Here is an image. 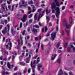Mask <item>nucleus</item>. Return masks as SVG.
I'll return each instance as SVG.
<instances>
[{
    "label": "nucleus",
    "mask_w": 75,
    "mask_h": 75,
    "mask_svg": "<svg viewBox=\"0 0 75 75\" xmlns=\"http://www.w3.org/2000/svg\"><path fill=\"white\" fill-rule=\"evenodd\" d=\"M52 9H55L56 10V16L57 18H58L60 14V9L59 8L57 7L56 8V4L54 2L52 3L51 5Z\"/></svg>",
    "instance_id": "f257e3e1"
},
{
    "label": "nucleus",
    "mask_w": 75,
    "mask_h": 75,
    "mask_svg": "<svg viewBox=\"0 0 75 75\" xmlns=\"http://www.w3.org/2000/svg\"><path fill=\"white\" fill-rule=\"evenodd\" d=\"M57 32H53L51 35V39L52 41H54V40L56 38V35H57Z\"/></svg>",
    "instance_id": "f03ea898"
},
{
    "label": "nucleus",
    "mask_w": 75,
    "mask_h": 75,
    "mask_svg": "<svg viewBox=\"0 0 75 75\" xmlns=\"http://www.w3.org/2000/svg\"><path fill=\"white\" fill-rule=\"evenodd\" d=\"M63 24L66 27V28L67 29H68V28H69L70 27H71V24L68 25L67 24V20L66 19H64V21Z\"/></svg>",
    "instance_id": "7ed1b4c3"
},
{
    "label": "nucleus",
    "mask_w": 75,
    "mask_h": 75,
    "mask_svg": "<svg viewBox=\"0 0 75 75\" xmlns=\"http://www.w3.org/2000/svg\"><path fill=\"white\" fill-rule=\"evenodd\" d=\"M42 10V9L41 8L39 9L38 10V12H39V14L38 17V19L40 18L41 17H42V16H43V14H44V11L42 12V11H41Z\"/></svg>",
    "instance_id": "20e7f679"
},
{
    "label": "nucleus",
    "mask_w": 75,
    "mask_h": 75,
    "mask_svg": "<svg viewBox=\"0 0 75 75\" xmlns=\"http://www.w3.org/2000/svg\"><path fill=\"white\" fill-rule=\"evenodd\" d=\"M22 4L24 5H20L19 6L20 8H22V7H23V6H24V7H27V2H25V1H22Z\"/></svg>",
    "instance_id": "39448f33"
},
{
    "label": "nucleus",
    "mask_w": 75,
    "mask_h": 75,
    "mask_svg": "<svg viewBox=\"0 0 75 75\" xmlns=\"http://www.w3.org/2000/svg\"><path fill=\"white\" fill-rule=\"evenodd\" d=\"M33 61H32L31 62L30 66L32 68V69L33 70V72L34 73V72H35L34 69L35 68V66L34 65H33Z\"/></svg>",
    "instance_id": "423d86ee"
},
{
    "label": "nucleus",
    "mask_w": 75,
    "mask_h": 75,
    "mask_svg": "<svg viewBox=\"0 0 75 75\" xmlns=\"http://www.w3.org/2000/svg\"><path fill=\"white\" fill-rule=\"evenodd\" d=\"M63 74V72H62V69H60L59 71V74H58V75H62ZM64 74L66 75H68V74H67V73H66L65 72Z\"/></svg>",
    "instance_id": "0eeeda50"
},
{
    "label": "nucleus",
    "mask_w": 75,
    "mask_h": 75,
    "mask_svg": "<svg viewBox=\"0 0 75 75\" xmlns=\"http://www.w3.org/2000/svg\"><path fill=\"white\" fill-rule=\"evenodd\" d=\"M1 9L2 11H4L5 10V7L6 6L5 4H1Z\"/></svg>",
    "instance_id": "6e6552de"
},
{
    "label": "nucleus",
    "mask_w": 75,
    "mask_h": 75,
    "mask_svg": "<svg viewBox=\"0 0 75 75\" xmlns=\"http://www.w3.org/2000/svg\"><path fill=\"white\" fill-rule=\"evenodd\" d=\"M8 8H9V10L11 11H13L14 10V6L13 5L12 6L11 9V6L10 5H8Z\"/></svg>",
    "instance_id": "1a4fd4ad"
},
{
    "label": "nucleus",
    "mask_w": 75,
    "mask_h": 75,
    "mask_svg": "<svg viewBox=\"0 0 75 75\" xmlns=\"http://www.w3.org/2000/svg\"><path fill=\"white\" fill-rule=\"evenodd\" d=\"M8 41H9V42H10L9 44L10 47H12V43L11 42L10 39H6V43H7L8 42Z\"/></svg>",
    "instance_id": "9d476101"
},
{
    "label": "nucleus",
    "mask_w": 75,
    "mask_h": 75,
    "mask_svg": "<svg viewBox=\"0 0 75 75\" xmlns=\"http://www.w3.org/2000/svg\"><path fill=\"white\" fill-rule=\"evenodd\" d=\"M2 32L4 35L5 34H6L7 33V27H5L4 29L3 30Z\"/></svg>",
    "instance_id": "9b49d317"
},
{
    "label": "nucleus",
    "mask_w": 75,
    "mask_h": 75,
    "mask_svg": "<svg viewBox=\"0 0 75 75\" xmlns=\"http://www.w3.org/2000/svg\"><path fill=\"white\" fill-rule=\"evenodd\" d=\"M57 57V54H52V57H51V59L52 61L55 59V57Z\"/></svg>",
    "instance_id": "f8f14e48"
},
{
    "label": "nucleus",
    "mask_w": 75,
    "mask_h": 75,
    "mask_svg": "<svg viewBox=\"0 0 75 75\" xmlns=\"http://www.w3.org/2000/svg\"><path fill=\"white\" fill-rule=\"evenodd\" d=\"M42 67V65L41 64H38V71H40V68Z\"/></svg>",
    "instance_id": "ddd939ff"
},
{
    "label": "nucleus",
    "mask_w": 75,
    "mask_h": 75,
    "mask_svg": "<svg viewBox=\"0 0 75 75\" xmlns=\"http://www.w3.org/2000/svg\"><path fill=\"white\" fill-rule=\"evenodd\" d=\"M54 1L56 3V6L57 7H59V2L58 1V0H54Z\"/></svg>",
    "instance_id": "4468645a"
},
{
    "label": "nucleus",
    "mask_w": 75,
    "mask_h": 75,
    "mask_svg": "<svg viewBox=\"0 0 75 75\" xmlns=\"http://www.w3.org/2000/svg\"><path fill=\"white\" fill-rule=\"evenodd\" d=\"M50 49H47L46 50L45 52V54L46 55H48L49 53V52H50Z\"/></svg>",
    "instance_id": "2eb2a0df"
},
{
    "label": "nucleus",
    "mask_w": 75,
    "mask_h": 75,
    "mask_svg": "<svg viewBox=\"0 0 75 75\" xmlns=\"http://www.w3.org/2000/svg\"><path fill=\"white\" fill-rule=\"evenodd\" d=\"M11 33L13 35H14V34H15L16 32L15 31V30H14V29H11Z\"/></svg>",
    "instance_id": "dca6fc26"
},
{
    "label": "nucleus",
    "mask_w": 75,
    "mask_h": 75,
    "mask_svg": "<svg viewBox=\"0 0 75 75\" xmlns=\"http://www.w3.org/2000/svg\"><path fill=\"white\" fill-rule=\"evenodd\" d=\"M32 32H33L34 34H35L36 33H37V30L35 28H33L32 30Z\"/></svg>",
    "instance_id": "f3484780"
},
{
    "label": "nucleus",
    "mask_w": 75,
    "mask_h": 75,
    "mask_svg": "<svg viewBox=\"0 0 75 75\" xmlns=\"http://www.w3.org/2000/svg\"><path fill=\"white\" fill-rule=\"evenodd\" d=\"M7 65L9 69H11V65H10V63L9 62H8L7 64Z\"/></svg>",
    "instance_id": "a211bd4d"
},
{
    "label": "nucleus",
    "mask_w": 75,
    "mask_h": 75,
    "mask_svg": "<svg viewBox=\"0 0 75 75\" xmlns=\"http://www.w3.org/2000/svg\"><path fill=\"white\" fill-rule=\"evenodd\" d=\"M65 31L66 33L67 36H69V30H68L66 29H65Z\"/></svg>",
    "instance_id": "6ab92c4d"
},
{
    "label": "nucleus",
    "mask_w": 75,
    "mask_h": 75,
    "mask_svg": "<svg viewBox=\"0 0 75 75\" xmlns=\"http://www.w3.org/2000/svg\"><path fill=\"white\" fill-rule=\"evenodd\" d=\"M71 48H73V52H75V47H74V46L72 45H71Z\"/></svg>",
    "instance_id": "aec40b11"
},
{
    "label": "nucleus",
    "mask_w": 75,
    "mask_h": 75,
    "mask_svg": "<svg viewBox=\"0 0 75 75\" xmlns=\"http://www.w3.org/2000/svg\"><path fill=\"white\" fill-rule=\"evenodd\" d=\"M72 17L71 16L70 17V18L69 19V22L70 24H71V23H72Z\"/></svg>",
    "instance_id": "412c9836"
},
{
    "label": "nucleus",
    "mask_w": 75,
    "mask_h": 75,
    "mask_svg": "<svg viewBox=\"0 0 75 75\" xmlns=\"http://www.w3.org/2000/svg\"><path fill=\"white\" fill-rule=\"evenodd\" d=\"M46 20L47 23H48V22L50 21V19L49 18V17L48 16H46Z\"/></svg>",
    "instance_id": "4be33fe9"
},
{
    "label": "nucleus",
    "mask_w": 75,
    "mask_h": 75,
    "mask_svg": "<svg viewBox=\"0 0 75 75\" xmlns=\"http://www.w3.org/2000/svg\"><path fill=\"white\" fill-rule=\"evenodd\" d=\"M37 13L34 16V18L35 21L37 20Z\"/></svg>",
    "instance_id": "5701e85b"
},
{
    "label": "nucleus",
    "mask_w": 75,
    "mask_h": 75,
    "mask_svg": "<svg viewBox=\"0 0 75 75\" xmlns=\"http://www.w3.org/2000/svg\"><path fill=\"white\" fill-rule=\"evenodd\" d=\"M30 59L29 58H27L26 59V63H29L30 62Z\"/></svg>",
    "instance_id": "b1692460"
},
{
    "label": "nucleus",
    "mask_w": 75,
    "mask_h": 75,
    "mask_svg": "<svg viewBox=\"0 0 75 75\" xmlns=\"http://www.w3.org/2000/svg\"><path fill=\"white\" fill-rule=\"evenodd\" d=\"M46 14L47 15H48V13H50V12H51V10H50L49 11H48V9H47L46 10Z\"/></svg>",
    "instance_id": "393cba45"
},
{
    "label": "nucleus",
    "mask_w": 75,
    "mask_h": 75,
    "mask_svg": "<svg viewBox=\"0 0 75 75\" xmlns=\"http://www.w3.org/2000/svg\"><path fill=\"white\" fill-rule=\"evenodd\" d=\"M57 61L59 64H60V62H61V58H59L57 60Z\"/></svg>",
    "instance_id": "a878e982"
},
{
    "label": "nucleus",
    "mask_w": 75,
    "mask_h": 75,
    "mask_svg": "<svg viewBox=\"0 0 75 75\" xmlns=\"http://www.w3.org/2000/svg\"><path fill=\"white\" fill-rule=\"evenodd\" d=\"M34 27H35V28H40L39 26L37 25H34Z\"/></svg>",
    "instance_id": "bb28decb"
},
{
    "label": "nucleus",
    "mask_w": 75,
    "mask_h": 75,
    "mask_svg": "<svg viewBox=\"0 0 75 75\" xmlns=\"http://www.w3.org/2000/svg\"><path fill=\"white\" fill-rule=\"evenodd\" d=\"M29 4H33V1H31L28 2Z\"/></svg>",
    "instance_id": "cd10ccee"
},
{
    "label": "nucleus",
    "mask_w": 75,
    "mask_h": 75,
    "mask_svg": "<svg viewBox=\"0 0 75 75\" xmlns=\"http://www.w3.org/2000/svg\"><path fill=\"white\" fill-rule=\"evenodd\" d=\"M67 51L68 52H70L71 51V47H68L67 48Z\"/></svg>",
    "instance_id": "c85d7f7f"
},
{
    "label": "nucleus",
    "mask_w": 75,
    "mask_h": 75,
    "mask_svg": "<svg viewBox=\"0 0 75 75\" xmlns=\"http://www.w3.org/2000/svg\"><path fill=\"white\" fill-rule=\"evenodd\" d=\"M20 65H22V66H24L25 65V63H24V64L22 62H20Z\"/></svg>",
    "instance_id": "c756f323"
},
{
    "label": "nucleus",
    "mask_w": 75,
    "mask_h": 75,
    "mask_svg": "<svg viewBox=\"0 0 75 75\" xmlns=\"http://www.w3.org/2000/svg\"><path fill=\"white\" fill-rule=\"evenodd\" d=\"M37 61V62H36V64H38V62L40 61V57H38V58Z\"/></svg>",
    "instance_id": "7c9ffc66"
},
{
    "label": "nucleus",
    "mask_w": 75,
    "mask_h": 75,
    "mask_svg": "<svg viewBox=\"0 0 75 75\" xmlns=\"http://www.w3.org/2000/svg\"><path fill=\"white\" fill-rule=\"evenodd\" d=\"M7 27L8 29V31H9L10 30V25H9L8 24L7 25Z\"/></svg>",
    "instance_id": "2f4dec72"
},
{
    "label": "nucleus",
    "mask_w": 75,
    "mask_h": 75,
    "mask_svg": "<svg viewBox=\"0 0 75 75\" xmlns=\"http://www.w3.org/2000/svg\"><path fill=\"white\" fill-rule=\"evenodd\" d=\"M60 44H61V43H60V42H59L58 43V44L57 45V48L59 47V45H60Z\"/></svg>",
    "instance_id": "473e14b6"
},
{
    "label": "nucleus",
    "mask_w": 75,
    "mask_h": 75,
    "mask_svg": "<svg viewBox=\"0 0 75 75\" xmlns=\"http://www.w3.org/2000/svg\"><path fill=\"white\" fill-rule=\"evenodd\" d=\"M27 15H24L23 16V18H24L25 19H26V18H27Z\"/></svg>",
    "instance_id": "72a5a7b5"
},
{
    "label": "nucleus",
    "mask_w": 75,
    "mask_h": 75,
    "mask_svg": "<svg viewBox=\"0 0 75 75\" xmlns=\"http://www.w3.org/2000/svg\"><path fill=\"white\" fill-rule=\"evenodd\" d=\"M27 68H25L23 71L24 73H25V72H27Z\"/></svg>",
    "instance_id": "f704fd0d"
},
{
    "label": "nucleus",
    "mask_w": 75,
    "mask_h": 75,
    "mask_svg": "<svg viewBox=\"0 0 75 75\" xmlns=\"http://www.w3.org/2000/svg\"><path fill=\"white\" fill-rule=\"evenodd\" d=\"M67 45H68V42H67L66 43H65V44H64V47L65 48H66L67 47Z\"/></svg>",
    "instance_id": "c9c22d12"
},
{
    "label": "nucleus",
    "mask_w": 75,
    "mask_h": 75,
    "mask_svg": "<svg viewBox=\"0 0 75 75\" xmlns=\"http://www.w3.org/2000/svg\"><path fill=\"white\" fill-rule=\"evenodd\" d=\"M32 22H33V20H32V19H30L29 20L28 23L29 24H31Z\"/></svg>",
    "instance_id": "e433bc0d"
},
{
    "label": "nucleus",
    "mask_w": 75,
    "mask_h": 75,
    "mask_svg": "<svg viewBox=\"0 0 75 75\" xmlns=\"http://www.w3.org/2000/svg\"><path fill=\"white\" fill-rule=\"evenodd\" d=\"M1 24H3V25H4V21L3 20H1Z\"/></svg>",
    "instance_id": "4c0bfd02"
},
{
    "label": "nucleus",
    "mask_w": 75,
    "mask_h": 75,
    "mask_svg": "<svg viewBox=\"0 0 75 75\" xmlns=\"http://www.w3.org/2000/svg\"><path fill=\"white\" fill-rule=\"evenodd\" d=\"M2 16L3 17H7V16H8V15L6 14V15H2Z\"/></svg>",
    "instance_id": "58836bf2"
},
{
    "label": "nucleus",
    "mask_w": 75,
    "mask_h": 75,
    "mask_svg": "<svg viewBox=\"0 0 75 75\" xmlns=\"http://www.w3.org/2000/svg\"><path fill=\"white\" fill-rule=\"evenodd\" d=\"M33 14H30L28 18H31V17H32V16H33Z\"/></svg>",
    "instance_id": "ea45409f"
},
{
    "label": "nucleus",
    "mask_w": 75,
    "mask_h": 75,
    "mask_svg": "<svg viewBox=\"0 0 75 75\" xmlns=\"http://www.w3.org/2000/svg\"><path fill=\"white\" fill-rule=\"evenodd\" d=\"M45 32H47V30H48V28L46 26L45 27Z\"/></svg>",
    "instance_id": "a19ab883"
},
{
    "label": "nucleus",
    "mask_w": 75,
    "mask_h": 75,
    "mask_svg": "<svg viewBox=\"0 0 75 75\" xmlns=\"http://www.w3.org/2000/svg\"><path fill=\"white\" fill-rule=\"evenodd\" d=\"M23 26V23L22 22L20 23V28H21Z\"/></svg>",
    "instance_id": "79ce46f5"
},
{
    "label": "nucleus",
    "mask_w": 75,
    "mask_h": 75,
    "mask_svg": "<svg viewBox=\"0 0 75 75\" xmlns=\"http://www.w3.org/2000/svg\"><path fill=\"white\" fill-rule=\"evenodd\" d=\"M25 33V30H24L23 32H22V35H24Z\"/></svg>",
    "instance_id": "37998d69"
},
{
    "label": "nucleus",
    "mask_w": 75,
    "mask_h": 75,
    "mask_svg": "<svg viewBox=\"0 0 75 75\" xmlns=\"http://www.w3.org/2000/svg\"><path fill=\"white\" fill-rule=\"evenodd\" d=\"M62 35H64V30H62Z\"/></svg>",
    "instance_id": "c03bdc74"
},
{
    "label": "nucleus",
    "mask_w": 75,
    "mask_h": 75,
    "mask_svg": "<svg viewBox=\"0 0 75 75\" xmlns=\"http://www.w3.org/2000/svg\"><path fill=\"white\" fill-rule=\"evenodd\" d=\"M16 47L17 48V49L18 50L20 49V45H18L16 46Z\"/></svg>",
    "instance_id": "a18cd8bd"
},
{
    "label": "nucleus",
    "mask_w": 75,
    "mask_h": 75,
    "mask_svg": "<svg viewBox=\"0 0 75 75\" xmlns=\"http://www.w3.org/2000/svg\"><path fill=\"white\" fill-rule=\"evenodd\" d=\"M35 41H38L39 40L38 38L35 37Z\"/></svg>",
    "instance_id": "49530a36"
},
{
    "label": "nucleus",
    "mask_w": 75,
    "mask_h": 75,
    "mask_svg": "<svg viewBox=\"0 0 75 75\" xmlns=\"http://www.w3.org/2000/svg\"><path fill=\"white\" fill-rule=\"evenodd\" d=\"M40 4V2H37L36 3V6H38V5H39V4Z\"/></svg>",
    "instance_id": "de8ad7c7"
},
{
    "label": "nucleus",
    "mask_w": 75,
    "mask_h": 75,
    "mask_svg": "<svg viewBox=\"0 0 75 75\" xmlns=\"http://www.w3.org/2000/svg\"><path fill=\"white\" fill-rule=\"evenodd\" d=\"M22 21L24 23L25 21V19H24V18H23V19H21Z\"/></svg>",
    "instance_id": "09e8293b"
},
{
    "label": "nucleus",
    "mask_w": 75,
    "mask_h": 75,
    "mask_svg": "<svg viewBox=\"0 0 75 75\" xmlns=\"http://www.w3.org/2000/svg\"><path fill=\"white\" fill-rule=\"evenodd\" d=\"M41 47L42 50H44V45H42Z\"/></svg>",
    "instance_id": "8fccbe9b"
},
{
    "label": "nucleus",
    "mask_w": 75,
    "mask_h": 75,
    "mask_svg": "<svg viewBox=\"0 0 75 75\" xmlns=\"http://www.w3.org/2000/svg\"><path fill=\"white\" fill-rule=\"evenodd\" d=\"M38 57V56H36L35 57H34L33 58V59H36Z\"/></svg>",
    "instance_id": "3c124183"
},
{
    "label": "nucleus",
    "mask_w": 75,
    "mask_h": 75,
    "mask_svg": "<svg viewBox=\"0 0 75 75\" xmlns=\"http://www.w3.org/2000/svg\"><path fill=\"white\" fill-rule=\"evenodd\" d=\"M18 45H20V40H18Z\"/></svg>",
    "instance_id": "603ef678"
},
{
    "label": "nucleus",
    "mask_w": 75,
    "mask_h": 75,
    "mask_svg": "<svg viewBox=\"0 0 75 75\" xmlns=\"http://www.w3.org/2000/svg\"><path fill=\"white\" fill-rule=\"evenodd\" d=\"M15 58V56L14 55L12 56V61H14V59Z\"/></svg>",
    "instance_id": "864d4df0"
},
{
    "label": "nucleus",
    "mask_w": 75,
    "mask_h": 75,
    "mask_svg": "<svg viewBox=\"0 0 75 75\" xmlns=\"http://www.w3.org/2000/svg\"><path fill=\"white\" fill-rule=\"evenodd\" d=\"M65 6H63L62 8V10H64V9H65Z\"/></svg>",
    "instance_id": "5fc2aeb1"
},
{
    "label": "nucleus",
    "mask_w": 75,
    "mask_h": 75,
    "mask_svg": "<svg viewBox=\"0 0 75 75\" xmlns=\"http://www.w3.org/2000/svg\"><path fill=\"white\" fill-rule=\"evenodd\" d=\"M70 8H74V6H73V5L70 6Z\"/></svg>",
    "instance_id": "6e6d98bb"
},
{
    "label": "nucleus",
    "mask_w": 75,
    "mask_h": 75,
    "mask_svg": "<svg viewBox=\"0 0 75 75\" xmlns=\"http://www.w3.org/2000/svg\"><path fill=\"white\" fill-rule=\"evenodd\" d=\"M12 54H14V55H17V53H16V52H12Z\"/></svg>",
    "instance_id": "4d7b16f0"
},
{
    "label": "nucleus",
    "mask_w": 75,
    "mask_h": 75,
    "mask_svg": "<svg viewBox=\"0 0 75 75\" xmlns=\"http://www.w3.org/2000/svg\"><path fill=\"white\" fill-rule=\"evenodd\" d=\"M30 71H31V69L30 68L28 70V73H30Z\"/></svg>",
    "instance_id": "13d9d810"
},
{
    "label": "nucleus",
    "mask_w": 75,
    "mask_h": 75,
    "mask_svg": "<svg viewBox=\"0 0 75 75\" xmlns=\"http://www.w3.org/2000/svg\"><path fill=\"white\" fill-rule=\"evenodd\" d=\"M27 30L28 32H29L30 31V27L28 28Z\"/></svg>",
    "instance_id": "bf43d9fd"
},
{
    "label": "nucleus",
    "mask_w": 75,
    "mask_h": 75,
    "mask_svg": "<svg viewBox=\"0 0 75 75\" xmlns=\"http://www.w3.org/2000/svg\"><path fill=\"white\" fill-rule=\"evenodd\" d=\"M4 21L5 24H7L8 23L7 20H4Z\"/></svg>",
    "instance_id": "052dcab7"
},
{
    "label": "nucleus",
    "mask_w": 75,
    "mask_h": 75,
    "mask_svg": "<svg viewBox=\"0 0 75 75\" xmlns=\"http://www.w3.org/2000/svg\"><path fill=\"white\" fill-rule=\"evenodd\" d=\"M27 46H28V47H31V44L28 43V44L27 45Z\"/></svg>",
    "instance_id": "680f3d73"
},
{
    "label": "nucleus",
    "mask_w": 75,
    "mask_h": 75,
    "mask_svg": "<svg viewBox=\"0 0 75 75\" xmlns=\"http://www.w3.org/2000/svg\"><path fill=\"white\" fill-rule=\"evenodd\" d=\"M3 56H1L0 57V59L1 60H3Z\"/></svg>",
    "instance_id": "e2e57ef3"
},
{
    "label": "nucleus",
    "mask_w": 75,
    "mask_h": 75,
    "mask_svg": "<svg viewBox=\"0 0 75 75\" xmlns=\"http://www.w3.org/2000/svg\"><path fill=\"white\" fill-rule=\"evenodd\" d=\"M69 74L70 75H73V74H72V72L70 71L69 72Z\"/></svg>",
    "instance_id": "0e129e2a"
},
{
    "label": "nucleus",
    "mask_w": 75,
    "mask_h": 75,
    "mask_svg": "<svg viewBox=\"0 0 75 75\" xmlns=\"http://www.w3.org/2000/svg\"><path fill=\"white\" fill-rule=\"evenodd\" d=\"M38 38L40 40H41V36H39Z\"/></svg>",
    "instance_id": "69168bd1"
},
{
    "label": "nucleus",
    "mask_w": 75,
    "mask_h": 75,
    "mask_svg": "<svg viewBox=\"0 0 75 75\" xmlns=\"http://www.w3.org/2000/svg\"><path fill=\"white\" fill-rule=\"evenodd\" d=\"M48 48H50V47H51V44H48Z\"/></svg>",
    "instance_id": "338daca9"
},
{
    "label": "nucleus",
    "mask_w": 75,
    "mask_h": 75,
    "mask_svg": "<svg viewBox=\"0 0 75 75\" xmlns=\"http://www.w3.org/2000/svg\"><path fill=\"white\" fill-rule=\"evenodd\" d=\"M30 39V36L27 35V40H29Z\"/></svg>",
    "instance_id": "774afa93"
}]
</instances>
